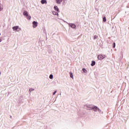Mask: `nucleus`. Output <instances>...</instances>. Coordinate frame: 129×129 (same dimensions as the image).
<instances>
[{
  "label": "nucleus",
  "instance_id": "nucleus-17",
  "mask_svg": "<svg viewBox=\"0 0 129 129\" xmlns=\"http://www.w3.org/2000/svg\"><path fill=\"white\" fill-rule=\"evenodd\" d=\"M50 79H53V75H50L49 76Z\"/></svg>",
  "mask_w": 129,
  "mask_h": 129
},
{
  "label": "nucleus",
  "instance_id": "nucleus-3",
  "mask_svg": "<svg viewBox=\"0 0 129 129\" xmlns=\"http://www.w3.org/2000/svg\"><path fill=\"white\" fill-rule=\"evenodd\" d=\"M104 58V57H103L102 55H99L98 56V60H102V59H103Z\"/></svg>",
  "mask_w": 129,
  "mask_h": 129
},
{
  "label": "nucleus",
  "instance_id": "nucleus-19",
  "mask_svg": "<svg viewBox=\"0 0 129 129\" xmlns=\"http://www.w3.org/2000/svg\"><path fill=\"white\" fill-rule=\"evenodd\" d=\"M57 92V91H55V92H54L53 93V95H55V94H56V93Z\"/></svg>",
  "mask_w": 129,
  "mask_h": 129
},
{
  "label": "nucleus",
  "instance_id": "nucleus-8",
  "mask_svg": "<svg viewBox=\"0 0 129 129\" xmlns=\"http://www.w3.org/2000/svg\"><path fill=\"white\" fill-rule=\"evenodd\" d=\"M41 3L42 5H44V4H47V1H46V0H42L41 1Z\"/></svg>",
  "mask_w": 129,
  "mask_h": 129
},
{
  "label": "nucleus",
  "instance_id": "nucleus-21",
  "mask_svg": "<svg viewBox=\"0 0 129 129\" xmlns=\"http://www.w3.org/2000/svg\"><path fill=\"white\" fill-rule=\"evenodd\" d=\"M0 42H2V40L1 39H0Z\"/></svg>",
  "mask_w": 129,
  "mask_h": 129
},
{
  "label": "nucleus",
  "instance_id": "nucleus-13",
  "mask_svg": "<svg viewBox=\"0 0 129 129\" xmlns=\"http://www.w3.org/2000/svg\"><path fill=\"white\" fill-rule=\"evenodd\" d=\"M70 77H71V78H73V74H72V72H70Z\"/></svg>",
  "mask_w": 129,
  "mask_h": 129
},
{
  "label": "nucleus",
  "instance_id": "nucleus-11",
  "mask_svg": "<svg viewBox=\"0 0 129 129\" xmlns=\"http://www.w3.org/2000/svg\"><path fill=\"white\" fill-rule=\"evenodd\" d=\"M26 19L27 20H31V16H30L29 15L26 17Z\"/></svg>",
  "mask_w": 129,
  "mask_h": 129
},
{
  "label": "nucleus",
  "instance_id": "nucleus-12",
  "mask_svg": "<svg viewBox=\"0 0 129 129\" xmlns=\"http://www.w3.org/2000/svg\"><path fill=\"white\" fill-rule=\"evenodd\" d=\"M83 72H84V73H87V70H86V69H85V68L83 69Z\"/></svg>",
  "mask_w": 129,
  "mask_h": 129
},
{
  "label": "nucleus",
  "instance_id": "nucleus-18",
  "mask_svg": "<svg viewBox=\"0 0 129 129\" xmlns=\"http://www.w3.org/2000/svg\"><path fill=\"white\" fill-rule=\"evenodd\" d=\"M113 48H115V42H113Z\"/></svg>",
  "mask_w": 129,
  "mask_h": 129
},
{
  "label": "nucleus",
  "instance_id": "nucleus-1",
  "mask_svg": "<svg viewBox=\"0 0 129 129\" xmlns=\"http://www.w3.org/2000/svg\"><path fill=\"white\" fill-rule=\"evenodd\" d=\"M12 29L13 31H17V32H19V31H21V28H19V26H18L13 27Z\"/></svg>",
  "mask_w": 129,
  "mask_h": 129
},
{
  "label": "nucleus",
  "instance_id": "nucleus-6",
  "mask_svg": "<svg viewBox=\"0 0 129 129\" xmlns=\"http://www.w3.org/2000/svg\"><path fill=\"white\" fill-rule=\"evenodd\" d=\"M54 9L55 11H56L58 13H59V12H60V11H59V9L58 8V7H57V6H54Z\"/></svg>",
  "mask_w": 129,
  "mask_h": 129
},
{
  "label": "nucleus",
  "instance_id": "nucleus-2",
  "mask_svg": "<svg viewBox=\"0 0 129 129\" xmlns=\"http://www.w3.org/2000/svg\"><path fill=\"white\" fill-rule=\"evenodd\" d=\"M32 24L33 28H37L38 26V22L36 21H33Z\"/></svg>",
  "mask_w": 129,
  "mask_h": 129
},
{
  "label": "nucleus",
  "instance_id": "nucleus-14",
  "mask_svg": "<svg viewBox=\"0 0 129 129\" xmlns=\"http://www.w3.org/2000/svg\"><path fill=\"white\" fill-rule=\"evenodd\" d=\"M53 15H54L55 16H57V15H58V12H53Z\"/></svg>",
  "mask_w": 129,
  "mask_h": 129
},
{
  "label": "nucleus",
  "instance_id": "nucleus-15",
  "mask_svg": "<svg viewBox=\"0 0 129 129\" xmlns=\"http://www.w3.org/2000/svg\"><path fill=\"white\" fill-rule=\"evenodd\" d=\"M103 21L104 22H106V17H104L103 18Z\"/></svg>",
  "mask_w": 129,
  "mask_h": 129
},
{
  "label": "nucleus",
  "instance_id": "nucleus-7",
  "mask_svg": "<svg viewBox=\"0 0 129 129\" xmlns=\"http://www.w3.org/2000/svg\"><path fill=\"white\" fill-rule=\"evenodd\" d=\"M29 15V14L28 13L27 11H24L23 13V16H25V17H26L27 16H28Z\"/></svg>",
  "mask_w": 129,
  "mask_h": 129
},
{
  "label": "nucleus",
  "instance_id": "nucleus-20",
  "mask_svg": "<svg viewBox=\"0 0 129 129\" xmlns=\"http://www.w3.org/2000/svg\"><path fill=\"white\" fill-rule=\"evenodd\" d=\"M33 90H34V89H30L29 90V91H33Z\"/></svg>",
  "mask_w": 129,
  "mask_h": 129
},
{
  "label": "nucleus",
  "instance_id": "nucleus-10",
  "mask_svg": "<svg viewBox=\"0 0 129 129\" xmlns=\"http://www.w3.org/2000/svg\"><path fill=\"white\" fill-rule=\"evenodd\" d=\"M91 66H94V65H95V61H92V63L91 64Z\"/></svg>",
  "mask_w": 129,
  "mask_h": 129
},
{
  "label": "nucleus",
  "instance_id": "nucleus-4",
  "mask_svg": "<svg viewBox=\"0 0 129 129\" xmlns=\"http://www.w3.org/2000/svg\"><path fill=\"white\" fill-rule=\"evenodd\" d=\"M62 2H63V0H55V3H56L58 5H60Z\"/></svg>",
  "mask_w": 129,
  "mask_h": 129
},
{
  "label": "nucleus",
  "instance_id": "nucleus-16",
  "mask_svg": "<svg viewBox=\"0 0 129 129\" xmlns=\"http://www.w3.org/2000/svg\"><path fill=\"white\" fill-rule=\"evenodd\" d=\"M97 38H98V36H97V35H95L94 36V40H95V39H97Z\"/></svg>",
  "mask_w": 129,
  "mask_h": 129
},
{
  "label": "nucleus",
  "instance_id": "nucleus-9",
  "mask_svg": "<svg viewBox=\"0 0 129 129\" xmlns=\"http://www.w3.org/2000/svg\"><path fill=\"white\" fill-rule=\"evenodd\" d=\"M92 109H93L94 111H96L97 110H98V108H97L96 106H95L92 108Z\"/></svg>",
  "mask_w": 129,
  "mask_h": 129
},
{
  "label": "nucleus",
  "instance_id": "nucleus-22",
  "mask_svg": "<svg viewBox=\"0 0 129 129\" xmlns=\"http://www.w3.org/2000/svg\"><path fill=\"white\" fill-rule=\"evenodd\" d=\"M0 35H1V33H0Z\"/></svg>",
  "mask_w": 129,
  "mask_h": 129
},
{
  "label": "nucleus",
  "instance_id": "nucleus-5",
  "mask_svg": "<svg viewBox=\"0 0 129 129\" xmlns=\"http://www.w3.org/2000/svg\"><path fill=\"white\" fill-rule=\"evenodd\" d=\"M70 26L71 28H73V29H75V28H76V25H75L74 24H71Z\"/></svg>",
  "mask_w": 129,
  "mask_h": 129
}]
</instances>
